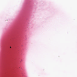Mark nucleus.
Returning a JSON list of instances; mask_svg holds the SVG:
<instances>
[{
  "mask_svg": "<svg viewBox=\"0 0 77 77\" xmlns=\"http://www.w3.org/2000/svg\"><path fill=\"white\" fill-rule=\"evenodd\" d=\"M10 48H11V47H10Z\"/></svg>",
  "mask_w": 77,
  "mask_h": 77,
  "instance_id": "1",
  "label": "nucleus"
}]
</instances>
